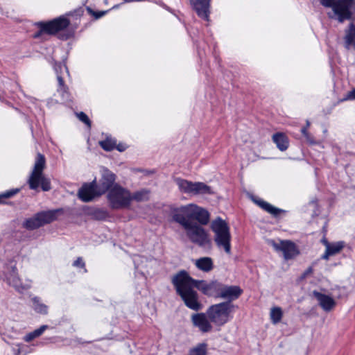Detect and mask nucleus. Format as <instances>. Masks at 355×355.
<instances>
[{
  "label": "nucleus",
  "mask_w": 355,
  "mask_h": 355,
  "mask_svg": "<svg viewBox=\"0 0 355 355\" xmlns=\"http://www.w3.org/2000/svg\"><path fill=\"white\" fill-rule=\"evenodd\" d=\"M254 202L259 205L262 209L269 213L274 217L279 216L281 214H284L286 211L284 209L275 207L271 204L261 200V199H254Z\"/></svg>",
  "instance_id": "obj_21"
},
{
  "label": "nucleus",
  "mask_w": 355,
  "mask_h": 355,
  "mask_svg": "<svg viewBox=\"0 0 355 355\" xmlns=\"http://www.w3.org/2000/svg\"><path fill=\"white\" fill-rule=\"evenodd\" d=\"M310 271H311V268L308 270V272H310Z\"/></svg>",
  "instance_id": "obj_46"
},
{
  "label": "nucleus",
  "mask_w": 355,
  "mask_h": 355,
  "mask_svg": "<svg viewBox=\"0 0 355 355\" xmlns=\"http://www.w3.org/2000/svg\"><path fill=\"white\" fill-rule=\"evenodd\" d=\"M150 190L143 189L131 194V202L135 200L137 202L148 201L149 200Z\"/></svg>",
  "instance_id": "obj_26"
},
{
  "label": "nucleus",
  "mask_w": 355,
  "mask_h": 355,
  "mask_svg": "<svg viewBox=\"0 0 355 355\" xmlns=\"http://www.w3.org/2000/svg\"><path fill=\"white\" fill-rule=\"evenodd\" d=\"M48 328L47 325H42L40 328L34 330L33 331L26 334L24 340L26 342H31L33 339L39 337L40 335L43 334V332Z\"/></svg>",
  "instance_id": "obj_30"
},
{
  "label": "nucleus",
  "mask_w": 355,
  "mask_h": 355,
  "mask_svg": "<svg viewBox=\"0 0 355 355\" xmlns=\"http://www.w3.org/2000/svg\"><path fill=\"white\" fill-rule=\"evenodd\" d=\"M33 308L38 313L46 315L48 313V306L42 303L40 299L38 297H34L32 298Z\"/></svg>",
  "instance_id": "obj_27"
},
{
  "label": "nucleus",
  "mask_w": 355,
  "mask_h": 355,
  "mask_svg": "<svg viewBox=\"0 0 355 355\" xmlns=\"http://www.w3.org/2000/svg\"><path fill=\"white\" fill-rule=\"evenodd\" d=\"M101 195L102 194L98 193V189L97 188L96 181L84 184L78 191V197L84 202H89L92 200L95 196Z\"/></svg>",
  "instance_id": "obj_15"
},
{
  "label": "nucleus",
  "mask_w": 355,
  "mask_h": 355,
  "mask_svg": "<svg viewBox=\"0 0 355 355\" xmlns=\"http://www.w3.org/2000/svg\"><path fill=\"white\" fill-rule=\"evenodd\" d=\"M115 175L107 169H103L102 172V177L97 184L98 189V193L103 194L105 192H108L110 189L113 187V184L115 182Z\"/></svg>",
  "instance_id": "obj_13"
},
{
  "label": "nucleus",
  "mask_w": 355,
  "mask_h": 355,
  "mask_svg": "<svg viewBox=\"0 0 355 355\" xmlns=\"http://www.w3.org/2000/svg\"><path fill=\"white\" fill-rule=\"evenodd\" d=\"M191 204H189L175 209L173 211V220L185 228L193 223L191 221Z\"/></svg>",
  "instance_id": "obj_12"
},
{
  "label": "nucleus",
  "mask_w": 355,
  "mask_h": 355,
  "mask_svg": "<svg viewBox=\"0 0 355 355\" xmlns=\"http://www.w3.org/2000/svg\"><path fill=\"white\" fill-rule=\"evenodd\" d=\"M243 291L239 286H227L221 284L219 298L227 300L226 302L232 303L237 300L242 294Z\"/></svg>",
  "instance_id": "obj_16"
},
{
  "label": "nucleus",
  "mask_w": 355,
  "mask_h": 355,
  "mask_svg": "<svg viewBox=\"0 0 355 355\" xmlns=\"http://www.w3.org/2000/svg\"><path fill=\"white\" fill-rule=\"evenodd\" d=\"M107 200L113 209H125L131 204V193L127 189L115 184L107 193Z\"/></svg>",
  "instance_id": "obj_4"
},
{
  "label": "nucleus",
  "mask_w": 355,
  "mask_h": 355,
  "mask_svg": "<svg viewBox=\"0 0 355 355\" xmlns=\"http://www.w3.org/2000/svg\"><path fill=\"white\" fill-rule=\"evenodd\" d=\"M180 189L184 193L193 194L211 193V188L203 182H192L182 178L175 180Z\"/></svg>",
  "instance_id": "obj_9"
},
{
  "label": "nucleus",
  "mask_w": 355,
  "mask_h": 355,
  "mask_svg": "<svg viewBox=\"0 0 355 355\" xmlns=\"http://www.w3.org/2000/svg\"><path fill=\"white\" fill-rule=\"evenodd\" d=\"M105 13V12H98L96 15V18H99V17H101L102 16L104 15V14Z\"/></svg>",
  "instance_id": "obj_43"
},
{
  "label": "nucleus",
  "mask_w": 355,
  "mask_h": 355,
  "mask_svg": "<svg viewBox=\"0 0 355 355\" xmlns=\"http://www.w3.org/2000/svg\"><path fill=\"white\" fill-rule=\"evenodd\" d=\"M116 139L111 136L106 137L105 139L99 141V145L106 151H110L115 148Z\"/></svg>",
  "instance_id": "obj_29"
},
{
  "label": "nucleus",
  "mask_w": 355,
  "mask_h": 355,
  "mask_svg": "<svg viewBox=\"0 0 355 355\" xmlns=\"http://www.w3.org/2000/svg\"><path fill=\"white\" fill-rule=\"evenodd\" d=\"M322 243L325 245L326 249H327L328 245H331V243L328 242L327 240H323Z\"/></svg>",
  "instance_id": "obj_42"
},
{
  "label": "nucleus",
  "mask_w": 355,
  "mask_h": 355,
  "mask_svg": "<svg viewBox=\"0 0 355 355\" xmlns=\"http://www.w3.org/2000/svg\"><path fill=\"white\" fill-rule=\"evenodd\" d=\"M44 157H38L37 159L33 170L29 177L28 183L31 189L36 190L40 186L44 191L51 189V183L48 178L43 175V170L45 167Z\"/></svg>",
  "instance_id": "obj_5"
},
{
  "label": "nucleus",
  "mask_w": 355,
  "mask_h": 355,
  "mask_svg": "<svg viewBox=\"0 0 355 355\" xmlns=\"http://www.w3.org/2000/svg\"><path fill=\"white\" fill-rule=\"evenodd\" d=\"M345 100H355V89L348 92Z\"/></svg>",
  "instance_id": "obj_40"
},
{
  "label": "nucleus",
  "mask_w": 355,
  "mask_h": 355,
  "mask_svg": "<svg viewBox=\"0 0 355 355\" xmlns=\"http://www.w3.org/2000/svg\"><path fill=\"white\" fill-rule=\"evenodd\" d=\"M61 211V209H55L37 213L32 218L26 219L23 227L30 230L37 229L56 220L58 213Z\"/></svg>",
  "instance_id": "obj_7"
},
{
  "label": "nucleus",
  "mask_w": 355,
  "mask_h": 355,
  "mask_svg": "<svg viewBox=\"0 0 355 355\" xmlns=\"http://www.w3.org/2000/svg\"><path fill=\"white\" fill-rule=\"evenodd\" d=\"M210 1L211 0H191L198 15L206 21L209 20Z\"/></svg>",
  "instance_id": "obj_18"
},
{
  "label": "nucleus",
  "mask_w": 355,
  "mask_h": 355,
  "mask_svg": "<svg viewBox=\"0 0 355 355\" xmlns=\"http://www.w3.org/2000/svg\"><path fill=\"white\" fill-rule=\"evenodd\" d=\"M171 282L176 293L181 297L185 306L189 309L198 311L202 307L199 301L198 294L194 288H197L204 295L219 297L222 283L218 281L207 282L192 278L184 270H182L173 276Z\"/></svg>",
  "instance_id": "obj_1"
},
{
  "label": "nucleus",
  "mask_w": 355,
  "mask_h": 355,
  "mask_svg": "<svg viewBox=\"0 0 355 355\" xmlns=\"http://www.w3.org/2000/svg\"><path fill=\"white\" fill-rule=\"evenodd\" d=\"M8 282L10 285L19 290L21 287L20 279L18 277L17 269L15 267L12 268V272L7 277Z\"/></svg>",
  "instance_id": "obj_28"
},
{
  "label": "nucleus",
  "mask_w": 355,
  "mask_h": 355,
  "mask_svg": "<svg viewBox=\"0 0 355 355\" xmlns=\"http://www.w3.org/2000/svg\"><path fill=\"white\" fill-rule=\"evenodd\" d=\"M347 29L345 30L344 37L345 47L350 49L352 47L355 50V19H352Z\"/></svg>",
  "instance_id": "obj_20"
},
{
  "label": "nucleus",
  "mask_w": 355,
  "mask_h": 355,
  "mask_svg": "<svg viewBox=\"0 0 355 355\" xmlns=\"http://www.w3.org/2000/svg\"><path fill=\"white\" fill-rule=\"evenodd\" d=\"M192 220H197L201 225H207L209 220V214L206 209L191 204V221Z\"/></svg>",
  "instance_id": "obj_19"
},
{
  "label": "nucleus",
  "mask_w": 355,
  "mask_h": 355,
  "mask_svg": "<svg viewBox=\"0 0 355 355\" xmlns=\"http://www.w3.org/2000/svg\"><path fill=\"white\" fill-rule=\"evenodd\" d=\"M193 325L202 332L207 333L212 330L211 322L209 320L206 313H194L191 315Z\"/></svg>",
  "instance_id": "obj_14"
},
{
  "label": "nucleus",
  "mask_w": 355,
  "mask_h": 355,
  "mask_svg": "<svg viewBox=\"0 0 355 355\" xmlns=\"http://www.w3.org/2000/svg\"><path fill=\"white\" fill-rule=\"evenodd\" d=\"M57 92L60 94L63 101H67L69 99V93L67 86L58 87Z\"/></svg>",
  "instance_id": "obj_34"
},
{
  "label": "nucleus",
  "mask_w": 355,
  "mask_h": 355,
  "mask_svg": "<svg viewBox=\"0 0 355 355\" xmlns=\"http://www.w3.org/2000/svg\"><path fill=\"white\" fill-rule=\"evenodd\" d=\"M282 315L283 313L280 307H274L270 311V318L274 324L279 322Z\"/></svg>",
  "instance_id": "obj_31"
},
{
  "label": "nucleus",
  "mask_w": 355,
  "mask_h": 355,
  "mask_svg": "<svg viewBox=\"0 0 355 355\" xmlns=\"http://www.w3.org/2000/svg\"><path fill=\"white\" fill-rule=\"evenodd\" d=\"M237 306L230 302H223L210 306L206 311L209 320L216 326H223L232 318Z\"/></svg>",
  "instance_id": "obj_2"
},
{
  "label": "nucleus",
  "mask_w": 355,
  "mask_h": 355,
  "mask_svg": "<svg viewBox=\"0 0 355 355\" xmlns=\"http://www.w3.org/2000/svg\"><path fill=\"white\" fill-rule=\"evenodd\" d=\"M58 67H59V68H60V69H62V67L61 65H59Z\"/></svg>",
  "instance_id": "obj_47"
},
{
  "label": "nucleus",
  "mask_w": 355,
  "mask_h": 355,
  "mask_svg": "<svg viewBox=\"0 0 355 355\" xmlns=\"http://www.w3.org/2000/svg\"><path fill=\"white\" fill-rule=\"evenodd\" d=\"M211 229L214 233V242L219 249L226 254H231V234L228 224L222 218H217L211 224Z\"/></svg>",
  "instance_id": "obj_3"
},
{
  "label": "nucleus",
  "mask_w": 355,
  "mask_h": 355,
  "mask_svg": "<svg viewBox=\"0 0 355 355\" xmlns=\"http://www.w3.org/2000/svg\"><path fill=\"white\" fill-rule=\"evenodd\" d=\"M76 114L78 119L82 122H83L85 124H86L87 127H91V121L86 114H85L83 112H80L79 113H76Z\"/></svg>",
  "instance_id": "obj_35"
},
{
  "label": "nucleus",
  "mask_w": 355,
  "mask_h": 355,
  "mask_svg": "<svg viewBox=\"0 0 355 355\" xmlns=\"http://www.w3.org/2000/svg\"><path fill=\"white\" fill-rule=\"evenodd\" d=\"M64 68L66 70L67 73H68L67 68L66 67H64Z\"/></svg>",
  "instance_id": "obj_45"
},
{
  "label": "nucleus",
  "mask_w": 355,
  "mask_h": 355,
  "mask_svg": "<svg viewBox=\"0 0 355 355\" xmlns=\"http://www.w3.org/2000/svg\"><path fill=\"white\" fill-rule=\"evenodd\" d=\"M313 295L316 298L320 307L327 312L331 311L336 306V301L329 295L321 293L317 291H313Z\"/></svg>",
  "instance_id": "obj_17"
},
{
  "label": "nucleus",
  "mask_w": 355,
  "mask_h": 355,
  "mask_svg": "<svg viewBox=\"0 0 355 355\" xmlns=\"http://www.w3.org/2000/svg\"><path fill=\"white\" fill-rule=\"evenodd\" d=\"M55 70L57 71V73H58L57 68H55ZM57 80H58V87H63L66 86L64 85V82L63 80V78H62V76L60 74H57Z\"/></svg>",
  "instance_id": "obj_38"
},
{
  "label": "nucleus",
  "mask_w": 355,
  "mask_h": 355,
  "mask_svg": "<svg viewBox=\"0 0 355 355\" xmlns=\"http://www.w3.org/2000/svg\"><path fill=\"white\" fill-rule=\"evenodd\" d=\"M189 240L200 247H204L210 243L205 230L196 223H191L189 227L184 228Z\"/></svg>",
  "instance_id": "obj_8"
},
{
  "label": "nucleus",
  "mask_w": 355,
  "mask_h": 355,
  "mask_svg": "<svg viewBox=\"0 0 355 355\" xmlns=\"http://www.w3.org/2000/svg\"><path fill=\"white\" fill-rule=\"evenodd\" d=\"M336 0H320V3L325 8H333Z\"/></svg>",
  "instance_id": "obj_37"
},
{
  "label": "nucleus",
  "mask_w": 355,
  "mask_h": 355,
  "mask_svg": "<svg viewBox=\"0 0 355 355\" xmlns=\"http://www.w3.org/2000/svg\"><path fill=\"white\" fill-rule=\"evenodd\" d=\"M196 268L203 272H210L214 268V263L211 258L208 257H201L195 261Z\"/></svg>",
  "instance_id": "obj_23"
},
{
  "label": "nucleus",
  "mask_w": 355,
  "mask_h": 355,
  "mask_svg": "<svg viewBox=\"0 0 355 355\" xmlns=\"http://www.w3.org/2000/svg\"><path fill=\"white\" fill-rule=\"evenodd\" d=\"M272 141L277 147L282 151L286 150L288 147V139L283 133L278 132L272 136Z\"/></svg>",
  "instance_id": "obj_24"
},
{
  "label": "nucleus",
  "mask_w": 355,
  "mask_h": 355,
  "mask_svg": "<svg viewBox=\"0 0 355 355\" xmlns=\"http://www.w3.org/2000/svg\"><path fill=\"white\" fill-rule=\"evenodd\" d=\"M332 11V13H328L329 17L336 19L340 23L345 20L353 19L355 0H336Z\"/></svg>",
  "instance_id": "obj_6"
},
{
  "label": "nucleus",
  "mask_w": 355,
  "mask_h": 355,
  "mask_svg": "<svg viewBox=\"0 0 355 355\" xmlns=\"http://www.w3.org/2000/svg\"><path fill=\"white\" fill-rule=\"evenodd\" d=\"M310 125V123L309 121H306V128Z\"/></svg>",
  "instance_id": "obj_44"
},
{
  "label": "nucleus",
  "mask_w": 355,
  "mask_h": 355,
  "mask_svg": "<svg viewBox=\"0 0 355 355\" xmlns=\"http://www.w3.org/2000/svg\"><path fill=\"white\" fill-rule=\"evenodd\" d=\"M344 247V241L331 243V245H328L327 249L325 250L324 254L322 256V259L328 260L329 257L334 256L339 253L343 249Z\"/></svg>",
  "instance_id": "obj_22"
},
{
  "label": "nucleus",
  "mask_w": 355,
  "mask_h": 355,
  "mask_svg": "<svg viewBox=\"0 0 355 355\" xmlns=\"http://www.w3.org/2000/svg\"><path fill=\"white\" fill-rule=\"evenodd\" d=\"M128 148V146L123 143H119L118 144H116L115 148L117 149L119 152H123L126 148Z\"/></svg>",
  "instance_id": "obj_39"
},
{
  "label": "nucleus",
  "mask_w": 355,
  "mask_h": 355,
  "mask_svg": "<svg viewBox=\"0 0 355 355\" xmlns=\"http://www.w3.org/2000/svg\"><path fill=\"white\" fill-rule=\"evenodd\" d=\"M276 251H281L283 252L285 259H291L297 255L299 252L294 243L290 241H281L279 243L275 241L271 240L269 241Z\"/></svg>",
  "instance_id": "obj_11"
},
{
  "label": "nucleus",
  "mask_w": 355,
  "mask_h": 355,
  "mask_svg": "<svg viewBox=\"0 0 355 355\" xmlns=\"http://www.w3.org/2000/svg\"><path fill=\"white\" fill-rule=\"evenodd\" d=\"M19 189H12L0 193V204L5 203V200L12 198L19 192Z\"/></svg>",
  "instance_id": "obj_32"
},
{
  "label": "nucleus",
  "mask_w": 355,
  "mask_h": 355,
  "mask_svg": "<svg viewBox=\"0 0 355 355\" xmlns=\"http://www.w3.org/2000/svg\"><path fill=\"white\" fill-rule=\"evenodd\" d=\"M72 265L74 267L84 268L85 272H87V269L85 268V263L82 257H78L77 259L73 261Z\"/></svg>",
  "instance_id": "obj_36"
},
{
  "label": "nucleus",
  "mask_w": 355,
  "mask_h": 355,
  "mask_svg": "<svg viewBox=\"0 0 355 355\" xmlns=\"http://www.w3.org/2000/svg\"><path fill=\"white\" fill-rule=\"evenodd\" d=\"M88 214L95 220H105L109 214L108 212L104 209H100V208H94L92 209L89 212Z\"/></svg>",
  "instance_id": "obj_25"
},
{
  "label": "nucleus",
  "mask_w": 355,
  "mask_h": 355,
  "mask_svg": "<svg viewBox=\"0 0 355 355\" xmlns=\"http://www.w3.org/2000/svg\"><path fill=\"white\" fill-rule=\"evenodd\" d=\"M205 344H200L190 351L189 355H206Z\"/></svg>",
  "instance_id": "obj_33"
},
{
  "label": "nucleus",
  "mask_w": 355,
  "mask_h": 355,
  "mask_svg": "<svg viewBox=\"0 0 355 355\" xmlns=\"http://www.w3.org/2000/svg\"><path fill=\"white\" fill-rule=\"evenodd\" d=\"M69 25V21L64 17H58L46 23L40 22L39 24L40 31L38 33L35 35V37H37L41 33H46L51 35L55 34L58 31L67 28Z\"/></svg>",
  "instance_id": "obj_10"
},
{
  "label": "nucleus",
  "mask_w": 355,
  "mask_h": 355,
  "mask_svg": "<svg viewBox=\"0 0 355 355\" xmlns=\"http://www.w3.org/2000/svg\"><path fill=\"white\" fill-rule=\"evenodd\" d=\"M302 133L304 136H305L306 138H308V132H307V128H302L301 130Z\"/></svg>",
  "instance_id": "obj_41"
}]
</instances>
